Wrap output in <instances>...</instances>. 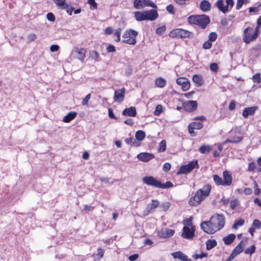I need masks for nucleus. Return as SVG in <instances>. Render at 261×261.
Listing matches in <instances>:
<instances>
[{
	"label": "nucleus",
	"instance_id": "5fc2aeb1",
	"mask_svg": "<svg viewBox=\"0 0 261 261\" xmlns=\"http://www.w3.org/2000/svg\"><path fill=\"white\" fill-rule=\"evenodd\" d=\"M260 8H261V3L257 7H250L249 8V11L250 12H257L259 11Z\"/></svg>",
	"mask_w": 261,
	"mask_h": 261
},
{
	"label": "nucleus",
	"instance_id": "4be33fe9",
	"mask_svg": "<svg viewBox=\"0 0 261 261\" xmlns=\"http://www.w3.org/2000/svg\"><path fill=\"white\" fill-rule=\"evenodd\" d=\"M257 35L256 32H254L252 35L249 34L243 35V40L246 43H249L250 42L254 41L257 37Z\"/></svg>",
	"mask_w": 261,
	"mask_h": 261
},
{
	"label": "nucleus",
	"instance_id": "f3484780",
	"mask_svg": "<svg viewBox=\"0 0 261 261\" xmlns=\"http://www.w3.org/2000/svg\"><path fill=\"white\" fill-rule=\"evenodd\" d=\"M171 255L174 258H178L181 261H192L191 259L188 258L186 255L180 251L173 252Z\"/></svg>",
	"mask_w": 261,
	"mask_h": 261
},
{
	"label": "nucleus",
	"instance_id": "1a4fd4ad",
	"mask_svg": "<svg viewBox=\"0 0 261 261\" xmlns=\"http://www.w3.org/2000/svg\"><path fill=\"white\" fill-rule=\"evenodd\" d=\"M183 109L187 112H191L197 108V102L195 100H189L183 103Z\"/></svg>",
	"mask_w": 261,
	"mask_h": 261
},
{
	"label": "nucleus",
	"instance_id": "f704fd0d",
	"mask_svg": "<svg viewBox=\"0 0 261 261\" xmlns=\"http://www.w3.org/2000/svg\"><path fill=\"white\" fill-rule=\"evenodd\" d=\"M193 81L199 86H201L203 83L202 76L198 74H195L193 76Z\"/></svg>",
	"mask_w": 261,
	"mask_h": 261
},
{
	"label": "nucleus",
	"instance_id": "2eb2a0df",
	"mask_svg": "<svg viewBox=\"0 0 261 261\" xmlns=\"http://www.w3.org/2000/svg\"><path fill=\"white\" fill-rule=\"evenodd\" d=\"M145 14L146 20L153 21L155 20L159 16L157 11L154 9L146 11H145Z\"/></svg>",
	"mask_w": 261,
	"mask_h": 261
},
{
	"label": "nucleus",
	"instance_id": "ddd939ff",
	"mask_svg": "<svg viewBox=\"0 0 261 261\" xmlns=\"http://www.w3.org/2000/svg\"><path fill=\"white\" fill-rule=\"evenodd\" d=\"M176 82L178 85L181 86V89L184 91L188 90L190 87V83L186 78L179 77Z\"/></svg>",
	"mask_w": 261,
	"mask_h": 261
},
{
	"label": "nucleus",
	"instance_id": "a19ab883",
	"mask_svg": "<svg viewBox=\"0 0 261 261\" xmlns=\"http://www.w3.org/2000/svg\"><path fill=\"white\" fill-rule=\"evenodd\" d=\"M245 221L244 219H240L239 220L236 221L232 226V228L234 229H238L239 226H241L244 225Z\"/></svg>",
	"mask_w": 261,
	"mask_h": 261
},
{
	"label": "nucleus",
	"instance_id": "09e8293b",
	"mask_svg": "<svg viewBox=\"0 0 261 261\" xmlns=\"http://www.w3.org/2000/svg\"><path fill=\"white\" fill-rule=\"evenodd\" d=\"M163 107L161 105H158L155 108V110L154 111V115L155 116H159L162 112Z\"/></svg>",
	"mask_w": 261,
	"mask_h": 261
},
{
	"label": "nucleus",
	"instance_id": "bf43d9fd",
	"mask_svg": "<svg viewBox=\"0 0 261 261\" xmlns=\"http://www.w3.org/2000/svg\"><path fill=\"white\" fill-rule=\"evenodd\" d=\"M103 254H104V250L103 249H102L101 248H98V252L96 254L95 256L97 259H100L103 257Z\"/></svg>",
	"mask_w": 261,
	"mask_h": 261
},
{
	"label": "nucleus",
	"instance_id": "49530a36",
	"mask_svg": "<svg viewBox=\"0 0 261 261\" xmlns=\"http://www.w3.org/2000/svg\"><path fill=\"white\" fill-rule=\"evenodd\" d=\"M218 37L217 34L216 32H211L208 35V40L211 42H214Z\"/></svg>",
	"mask_w": 261,
	"mask_h": 261
},
{
	"label": "nucleus",
	"instance_id": "f257e3e1",
	"mask_svg": "<svg viewBox=\"0 0 261 261\" xmlns=\"http://www.w3.org/2000/svg\"><path fill=\"white\" fill-rule=\"evenodd\" d=\"M225 222L224 215L216 214L212 216L208 221L202 222L200 227L205 233L212 234L221 229L224 226Z\"/></svg>",
	"mask_w": 261,
	"mask_h": 261
},
{
	"label": "nucleus",
	"instance_id": "37998d69",
	"mask_svg": "<svg viewBox=\"0 0 261 261\" xmlns=\"http://www.w3.org/2000/svg\"><path fill=\"white\" fill-rule=\"evenodd\" d=\"M213 179L217 185L223 186V179L221 178H220L218 175H214L213 176Z\"/></svg>",
	"mask_w": 261,
	"mask_h": 261
},
{
	"label": "nucleus",
	"instance_id": "a878e982",
	"mask_svg": "<svg viewBox=\"0 0 261 261\" xmlns=\"http://www.w3.org/2000/svg\"><path fill=\"white\" fill-rule=\"evenodd\" d=\"M145 11H137L134 13V17L136 20L138 21L146 20V18L145 16Z\"/></svg>",
	"mask_w": 261,
	"mask_h": 261
},
{
	"label": "nucleus",
	"instance_id": "7ed1b4c3",
	"mask_svg": "<svg viewBox=\"0 0 261 261\" xmlns=\"http://www.w3.org/2000/svg\"><path fill=\"white\" fill-rule=\"evenodd\" d=\"M138 32L132 29L126 30L122 35V42L129 45H135L137 43L136 37Z\"/></svg>",
	"mask_w": 261,
	"mask_h": 261
},
{
	"label": "nucleus",
	"instance_id": "393cba45",
	"mask_svg": "<svg viewBox=\"0 0 261 261\" xmlns=\"http://www.w3.org/2000/svg\"><path fill=\"white\" fill-rule=\"evenodd\" d=\"M215 6L223 13H226L228 12V9L224 6V2L223 0H218L215 3Z\"/></svg>",
	"mask_w": 261,
	"mask_h": 261
},
{
	"label": "nucleus",
	"instance_id": "774afa93",
	"mask_svg": "<svg viewBox=\"0 0 261 261\" xmlns=\"http://www.w3.org/2000/svg\"><path fill=\"white\" fill-rule=\"evenodd\" d=\"M47 19L50 21H54L55 20V17L52 13H48L46 15Z\"/></svg>",
	"mask_w": 261,
	"mask_h": 261
},
{
	"label": "nucleus",
	"instance_id": "13d9d810",
	"mask_svg": "<svg viewBox=\"0 0 261 261\" xmlns=\"http://www.w3.org/2000/svg\"><path fill=\"white\" fill-rule=\"evenodd\" d=\"M252 226L256 228L259 229L261 227V222L257 219H255L252 223Z\"/></svg>",
	"mask_w": 261,
	"mask_h": 261
},
{
	"label": "nucleus",
	"instance_id": "423d86ee",
	"mask_svg": "<svg viewBox=\"0 0 261 261\" xmlns=\"http://www.w3.org/2000/svg\"><path fill=\"white\" fill-rule=\"evenodd\" d=\"M211 190V186L210 185L207 184L204 186L201 189H199L197 190L196 193L201 201L206 197L209 196Z\"/></svg>",
	"mask_w": 261,
	"mask_h": 261
},
{
	"label": "nucleus",
	"instance_id": "9d476101",
	"mask_svg": "<svg viewBox=\"0 0 261 261\" xmlns=\"http://www.w3.org/2000/svg\"><path fill=\"white\" fill-rule=\"evenodd\" d=\"M195 228L193 226L189 227L188 226H184L183 227V232L181 237L187 239H192L194 236Z\"/></svg>",
	"mask_w": 261,
	"mask_h": 261
},
{
	"label": "nucleus",
	"instance_id": "dca6fc26",
	"mask_svg": "<svg viewBox=\"0 0 261 261\" xmlns=\"http://www.w3.org/2000/svg\"><path fill=\"white\" fill-rule=\"evenodd\" d=\"M159 205V202L157 200H152L151 203H149L147 205V208L144 211V213L147 215L150 212L155 210Z\"/></svg>",
	"mask_w": 261,
	"mask_h": 261
},
{
	"label": "nucleus",
	"instance_id": "603ef678",
	"mask_svg": "<svg viewBox=\"0 0 261 261\" xmlns=\"http://www.w3.org/2000/svg\"><path fill=\"white\" fill-rule=\"evenodd\" d=\"M253 81L254 83L259 84L261 82L260 75L259 73H256L252 77Z\"/></svg>",
	"mask_w": 261,
	"mask_h": 261
},
{
	"label": "nucleus",
	"instance_id": "aec40b11",
	"mask_svg": "<svg viewBox=\"0 0 261 261\" xmlns=\"http://www.w3.org/2000/svg\"><path fill=\"white\" fill-rule=\"evenodd\" d=\"M122 115L125 116L135 117L137 115L136 109L134 107L126 108L123 111Z\"/></svg>",
	"mask_w": 261,
	"mask_h": 261
},
{
	"label": "nucleus",
	"instance_id": "20e7f679",
	"mask_svg": "<svg viewBox=\"0 0 261 261\" xmlns=\"http://www.w3.org/2000/svg\"><path fill=\"white\" fill-rule=\"evenodd\" d=\"M198 166L197 160H193L190 162L188 164L181 166L177 172V174H187L191 172L196 167Z\"/></svg>",
	"mask_w": 261,
	"mask_h": 261
},
{
	"label": "nucleus",
	"instance_id": "39448f33",
	"mask_svg": "<svg viewBox=\"0 0 261 261\" xmlns=\"http://www.w3.org/2000/svg\"><path fill=\"white\" fill-rule=\"evenodd\" d=\"M134 7L137 9H141L145 7H151L153 8H157L156 6L150 0H135Z\"/></svg>",
	"mask_w": 261,
	"mask_h": 261
},
{
	"label": "nucleus",
	"instance_id": "c03bdc74",
	"mask_svg": "<svg viewBox=\"0 0 261 261\" xmlns=\"http://www.w3.org/2000/svg\"><path fill=\"white\" fill-rule=\"evenodd\" d=\"M173 186V184L172 182H171L170 181H167L165 184H162L160 181L159 188L167 189V188L172 187Z\"/></svg>",
	"mask_w": 261,
	"mask_h": 261
},
{
	"label": "nucleus",
	"instance_id": "e433bc0d",
	"mask_svg": "<svg viewBox=\"0 0 261 261\" xmlns=\"http://www.w3.org/2000/svg\"><path fill=\"white\" fill-rule=\"evenodd\" d=\"M180 31H181V29H174V30L171 31L169 33V36L172 38H174V37L180 38Z\"/></svg>",
	"mask_w": 261,
	"mask_h": 261
},
{
	"label": "nucleus",
	"instance_id": "c756f323",
	"mask_svg": "<svg viewBox=\"0 0 261 261\" xmlns=\"http://www.w3.org/2000/svg\"><path fill=\"white\" fill-rule=\"evenodd\" d=\"M243 242V241H241V242L233 249L231 253L235 256L242 252L243 249L242 244Z\"/></svg>",
	"mask_w": 261,
	"mask_h": 261
},
{
	"label": "nucleus",
	"instance_id": "9b49d317",
	"mask_svg": "<svg viewBox=\"0 0 261 261\" xmlns=\"http://www.w3.org/2000/svg\"><path fill=\"white\" fill-rule=\"evenodd\" d=\"M125 89L122 88L120 89L116 90L114 95V100L115 102H121L124 98Z\"/></svg>",
	"mask_w": 261,
	"mask_h": 261
},
{
	"label": "nucleus",
	"instance_id": "864d4df0",
	"mask_svg": "<svg viewBox=\"0 0 261 261\" xmlns=\"http://www.w3.org/2000/svg\"><path fill=\"white\" fill-rule=\"evenodd\" d=\"M166 31V27L165 25L158 28L156 30V33L159 35H162Z\"/></svg>",
	"mask_w": 261,
	"mask_h": 261
},
{
	"label": "nucleus",
	"instance_id": "680f3d73",
	"mask_svg": "<svg viewBox=\"0 0 261 261\" xmlns=\"http://www.w3.org/2000/svg\"><path fill=\"white\" fill-rule=\"evenodd\" d=\"M166 10L171 14H174L175 13V9L173 5H169L166 7Z\"/></svg>",
	"mask_w": 261,
	"mask_h": 261
},
{
	"label": "nucleus",
	"instance_id": "de8ad7c7",
	"mask_svg": "<svg viewBox=\"0 0 261 261\" xmlns=\"http://www.w3.org/2000/svg\"><path fill=\"white\" fill-rule=\"evenodd\" d=\"M239 201L238 199L234 198L231 200L230 202V206L232 210H234L236 206L239 204Z\"/></svg>",
	"mask_w": 261,
	"mask_h": 261
},
{
	"label": "nucleus",
	"instance_id": "f8f14e48",
	"mask_svg": "<svg viewBox=\"0 0 261 261\" xmlns=\"http://www.w3.org/2000/svg\"><path fill=\"white\" fill-rule=\"evenodd\" d=\"M137 158L138 159L143 162H147L154 158V155L152 153L148 152H141L139 153Z\"/></svg>",
	"mask_w": 261,
	"mask_h": 261
},
{
	"label": "nucleus",
	"instance_id": "4d7b16f0",
	"mask_svg": "<svg viewBox=\"0 0 261 261\" xmlns=\"http://www.w3.org/2000/svg\"><path fill=\"white\" fill-rule=\"evenodd\" d=\"M37 36L34 33L30 34L27 36V39L29 42H32L36 40Z\"/></svg>",
	"mask_w": 261,
	"mask_h": 261
},
{
	"label": "nucleus",
	"instance_id": "4c0bfd02",
	"mask_svg": "<svg viewBox=\"0 0 261 261\" xmlns=\"http://www.w3.org/2000/svg\"><path fill=\"white\" fill-rule=\"evenodd\" d=\"M121 29L118 28L114 34V40L118 42L120 41V36L121 34Z\"/></svg>",
	"mask_w": 261,
	"mask_h": 261
},
{
	"label": "nucleus",
	"instance_id": "6ab92c4d",
	"mask_svg": "<svg viewBox=\"0 0 261 261\" xmlns=\"http://www.w3.org/2000/svg\"><path fill=\"white\" fill-rule=\"evenodd\" d=\"M195 119L200 120L201 122H193L190 123L189 125L194 129H200L203 127V124L201 122L203 120H205L206 118L204 116H201L199 117L196 118Z\"/></svg>",
	"mask_w": 261,
	"mask_h": 261
},
{
	"label": "nucleus",
	"instance_id": "0e129e2a",
	"mask_svg": "<svg viewBox=\"0 0 261 261\" xmlns=\"http://www.w3.org/2000/svg\"><path fill=\"white\" fill-rule=\"evenodd\" d=\"M125 142L128 145H135L136 141H133V138L129 137L124 139Z\"/></svg>",
	"mask_w": 261,
	"mask_h": 261
},
{
	"label": "nucleus",
	"instance_id": "f03ea898",
	"mask_svg": "<svg viewBox=\"0 0 261 261\" xmlns=\"http://www.w3.org/2000/svg\"><path fill=\"white\" fill-rule=\"evenodd\" d=\"M188 21L191 24L197 25L204 29L210 23V19L208 16L204 14L191 15L188 17Z\"/></svg>",
	"mask_w": 261,
	"mask_h": 261
},
{
	"label": "nucleus",
	"instance_id": "0eeeda50",
	"mask_svg": "<svg viewBox=\"0 0 261 261\" xmlns=\"http://www.w3.org/2000/svg\"><path fill=\"white\" fill-rule=\"evenodd\" d=\"M86 51V49L85 48L75 47L71 53V55L73 58L83 62L85 59Z\"/></svg>",
	"mask_w": 261,
	"mask_h": 261
},
{
	"label": "nucleus",
	"instance_id": "052dcab7",
	"mask_svg": "<svg viewBox=\"0 0 261 261\" xmlns=\"http://www.w3.org/2000/svg\"><path fill=\"white\" fill-rule=\"evenodd\" d=\"M210 69L213 72H217L218 70V66L217 63H212L210 66Z\"/></svg>",
	"mask_w": 261,
	"mask_h": 261
},
{
	"label": "nucleus",
	"instance_id": "6e6d98bb",
	"mask_svg": "<svg viewBox=\"0 0 261 261\" xmlns=\"http://www.w3.org/2000/svg\"><path fill=\"white\" fill-rule=\"evenodd\" d=\"M91 95L90 93L87 94L85 97L83 99L82 101V105L83 106H86L88 103L89 99L91 98Z\"/></svg>",
	"mask_w": 261,
	"mask_h": 261
},
{
	"label": "nucleus",
	"instance_id": "412c9836",
	"mask_svg": "<svg viewBox=\"0 0 261 261\" xmlns=\"http://www.w3.org/2000/svg\"><path fill=\"white\" fill-rule=\"evenodd\" d=\"M223 186H230L232 182V177L227 171H225L223 173Z\"/></svg>",
	"mask_w": 261,
	"mask_h": 261
},
{
	"label": "nucleus",
	"instance_id": "473e14b6",
	"mask_svg": "<svg viewBox=\"0 0 261 261\" xmlns=\"http://www.w3.org/2000/svg\"><path fill=\"white\" fill-rule=\"evenodd\" d=\"M212 149V147L211 146L209 145H204L201 146L199 148V151L202 154H205L206 153L209 152Z\"/></svg>",
	"mask_w": 261,
	"mask_h": 261
},
{
	"label": "nucleus",
	"instance_id": "4468645a",
	"mask_svg": "<svg viewBox=\"0 0 261 261\" xmlns=\"http://www.w3.org/2000/svg\"><path fill=\"white\" fill-rule=\"evenodd\" d=\"M174 234V230L169 228L162 229L158 232L159 237L161 238H169Z\"/></svg>",
	"mask_w": 261,
	"mask_h": 261
},
{
	"label": "nucleus",
	"instance_id": "e2e57ef3",
	"mask_svg": "<svg viewBox=\"0 0 261 261\" xmlns=\"http://www.w3.org/2000/svg\"><path fill=\"white\" fill-rule=\"evenodd\" d=\"M207 253H203L202 252V253L200 254H195L193 256V257L195 259H198V258H202L203 257H207Z\"/></svg>",
	"mask_w": 261,
	"mask_h": 261
},
{
	"label": "nucleus",
	"instance_id": "c85d7f7f",
	"mask_svg": "<svg viewBox=\"0 0 261 261\" xmlns=\"http://www.w3.org/2000/svg\"><path fill=\"white\" fill-rule=\"evenodd\" d=\"M205 244L206 249L207 250H210L217 246V242L214 239H208L206 241Z\"/></svg>",
	"mask_w": 261,
	"mask_h": 261
},
{
	"label": "nucleus",
	"instance_id": "a18cd8bd",
	"mask_svg": "<svg viewBox=\"0 0 261 261\" xmlns=\"http://www.w3.org/2000/svg\"><path fill=\"white\" fill-rule=\"evenodd\" d=\"M255 245H252L250 248H248L245 249L244 252L245 254H249L251 255L253 253L255 252Z\"/></svg>",
	"mask_w": 261,
	"mask_h": 261
},
{
	"label": "nucleus",
	"instance_id": "69168bd1",
	"mask_svg": "<svg viewBox=\"0 0 261 261\" xmlns=\"http://www.w3.org/2000/svg\"><path fill=\"white\" fill-rule=\"evenodd\" d=\"M171 169V165L170 163H166L164 164L163 170L164 172H168Z\"/></svg>",
	"mask_w": 261,
	"mask_h": 261
},
{
	"label": "nucleus",
	"instance_id": "cd10ccee",
	"mask_svg": "<svg viewBox=\"0 0 261 261\" xmlns=\"http://www.w3.org/2000/svg\"><path fill=\"white\" fill-rule=\"evenodd\" d=\"M77 115L75 112H70L63 117V121L65 122H69L73 120Z\"/></svg>",
	"mask_w": 261,
	"mask_h": 261
},
{
	"label": "nucleus",
	"instance_id": "c9c22d12",
	"mask_svg": "<svg viewBox=\"0 0 261 261\" xmlns=\"http://www.w3.org/2000/svg\"><path fill=\"white\" fill-rule=\"evenodd\" d=\"M136 139L139 141H142L145 137V133L144 131L139 130L136 132L135 134Z\"/></svg>",
	"mask_w": 261,
	"mask_h": 261
},
{
	"label": "nucleus",
	"instance_id": "bb28decb",
	"mask_svg": "<svg viewBox=\"0 0 261 261\" xmlns=\"http://www.w3.org/2000/svg\"><path fill=\"white\" fill-rule=\"evenodd\" d=\"M57 7L60 9H65L67 8L68 4L66 3V0H53Z\"/></svg>",
	"mask_w": 261,
	"mask_h": 261
},
{
	"label": "nucleus",
	"instance_id": "b1692460",
	"mask_svg": "<svg viewBox=\"0 0 261 261\" xmlns=\"http://www.w3.org/2000/svg\"><path fill=\"white\" fill-rule=\"evenodd\" d=\"M201 201L198 196L197 193H196L194 196L190 199L189 201V203L190 205L192 206H197L199 205L201 203Z\"/></svg>",
	"mask_w": 261,
	"mask_h": 261
},
{
	"label": "nucleus",
	"instance_id": "a211bd4d",
	"mask_svg": "<svg viewBox=\"0 0 261 261\" xmlns=\"http://www.w3.org/2000/svg\"><path fill=\"white\" fill-rule=\"evenodd\" d=\"M257 109V107L256 106L246 108L243 111L242 116L247 118L249 115H253Z\"/></svg>",
	"mask_w": 261,
	"mask_h": 261
},
{
	"label": "nucleus",
	"instance_id": "58836bf2",
	"mask_svg": "<svg viewBox=\"0 0 261 261\" xmlns=\"http://www.w3.org/2000/svg\"><path fill=\"white\" fill-rule=\"evenodd\" d=\"M250 2V0H237L236 8L237 10H240L243 4H246Z\"/></svg>",
	"mask_w": 261,
	"mask_h": 261
},
{
	"label": "nucleus",
	"instance_id": "2f4dec72",
	"mask_svg": "<svg viewBox=\"0 0 261 261\" xmlns=\"http://www.w3.org/2000/svg\"><path fill=\"white\" fill-rule=\"evenodd\" d=\"M167 81L162 77L158 78L155 81V85L159 88H163L165 86Z\"/></svg>",
	"mask_w": 261,
	"mask_h": 261
},
{
	"label": "nucleus",
	"instance_id": "79ce46f5",
	"mask_svg": "<svg viewBox=\"0 0 261 261\" xmlns=\"http://www.w3.org/2000/svg\"><path fill=\"white\" fill-rule=\"evenodd\" d=\"M166 141L165 140H163L160 143L158 151L159 152H164L166 150Z\"/></svg>",
	"mask_w": 261,
	"mask_h": 261
},
{
	"label": "nucleus",
	"instance_id": "7c9ffc66",
	"mask_svg": "<svg viewBox=\"0 0 261 261\" xmlns=\"http://www.w3.org/2000/svg\"><path fill=\"white\" fill-rule=\"evenodd\" d=\"M236 236L234 234H230L223 238V240L225 245H229L234 241Z\"/></svg>",
	"mask_w": 261,
	"mask_h": 261
},
{
	"label": "nucleus",
	"instance_id": "6e6552de",
	"mask_svg": "<svg viewBox=\"0 0 261 261\" xmlns=\"http://www.w3.org/2000/svg\"><path fill=\"white\" fill-rule=\"evenodd\" d=\"M142 181L143 183L148 185L154 187L155 188H159L160 187V181L156 180L155 178L151 176H144L142 178Z\"/></svg>",
	"mask_w": 261,
	"mask_h": 261
},
{
	"label": "nucleus",
	"instance_id": "72a5a7b5",
	"mask_svg": "<svg viewBox=\"0 0 261 261\" xmlns=\"http://www.w3.org/2000/svg\"><path fill=\"white\" fill-rule=\"evenodd\" d=\"M192 35H193V34L192 32L188 31L187 30H185L181 29L180 38H190L192 37Z\"/></svg>",
	"mask_w": 261,
	"mask_h": 261
},
{
	"label": "nucleus",
	"instance_id": "338daca9",
	"mask_svg": "<svg viewBox=\"0 0 261 261\" xmlns=\"http://www.w3.org/2000/svg\"><path fill=\"white\" fill-rule=\"evenodd\" d=\"M192 217L187 219L184 221V224L185 225H187V226H188V227L192 226Z\"/></svg>",
	"mask_w": 261,
	"mask_h": 261
},
{
	"label": "nucleus",
	"instance_id": "8fccbe9b",
	"mask_svg": "<svg viewBox=\"0 0 261 261\" xmlns=\"http://www.w3.org/2000/svg\"><path fill=\"white\" fill-rule=\"evenodd\" d=\"M226 5L225 6V8H227L228 9V12L232 8L234 2L233 0H226Z\"/></svg>",
	"mask_w": 261,
	"mask_h": 261
},
{
	"label": "nucleus",
	"instance_id": "ea45409f",
	"mask_svg": "<svg viewBox=\"0 0 261 261\" xmlns=\"http://www.w3.org/2000/svg\"><path fill=\"white\" fill-rule=\"evenodd\" d=\"M90 57L92 59H94L95 61L98 62V59L99 58V54L97 51L93 50L90 53Z\"/></svg>",
	"mask_w": 261,
	"mask_h": 261
},
{
	"label": "nucleus",
	"instance_id": "5701e85b",
	"mask_svg": "<svg viewBox=\"0 0 261 261\" xmlns=\"http://www.w3.org/2000/svg\"><path fill=\"white\" fill-rule=\"evenodd\" d=\"M200 8L203 12H208L211 9V4L207 0H203L200 3Z\"/></svg>",
	"mask_w": 261,
	"mask_h": 261
},
{
	"label": "nucleus",
	"instance_id": "3c124183",
	"mask_svg": "<svg viewBox=\"0 0 261 261\" xmlns=\"http://www.w3.org/2000/svg\"><path fill=\"white\" fill-rule=\"evenodd\" d=\"M212 46V43L208 40L205 41L202 45V48L204 49H210Z\"/></svg>",
	"mask_w": 261,
	"mask_h": 261
}]
</instances>
